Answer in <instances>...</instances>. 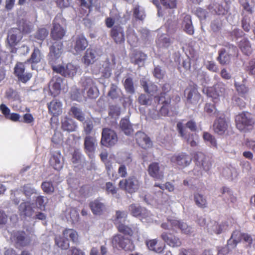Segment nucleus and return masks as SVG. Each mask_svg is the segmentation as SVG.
Segmentation results:
<instances>
[{
    "label": "nucleus",
    "mask_w": 255,
    "mask_h": 255,
    "mask_svg": "<svg viewBox=\"0 0 255 255\" xmlns=\"http://www.w3.org/2000/svg\"><path fill=\"white\" fill-rule=\"evenodd\" d=\"M170 91V86L169 84H164L162 87V91L159 94L154 97V99L158 103L162 105L159 110L158 115L153 116L152 118L153 119H158L160 117H166L168 116L169 113V108L171 102V97L168 94Z\"/></svg>",
    "instance_id": "nucleus-1"
},
{
    "label": "nucleus",
    "mask_w": 255,
    "mask_h": 255,
    "mask_svg": "<svg viewBox=\"0 0 255 255\" xmlns=\"http://www.w3.org/2000/svg\"><path fill=\"white\" fill-rule=\"evenodd\" d=\"M161 227L164 230H179L182 234L191 235L193 233L192 228L182 220L175 219H167V222L163 223Z\"/></svg>",
    "instance_id": "nucleus-2"
},
{
    "label": "nucleus",
    "mask_w": 255,
    "mask_h": 255,
    "mask_svg": "<svg viewBox=\"0 0 255 255\" xmlns=\"http://www.w3.org/2000/svg\"><path fill=\"white\" fill-rule=\"evenodd\" d=\"M111 244L114 248L118 250H123L126 252H132L135 250L133 241L120 234H117L112 237Z\"/></svg>",
    "instance_id": "nucleus-3"
},
{
    "label": "nucleus",
    "mask_w": 255,
    "mask_h": 255,
    "mask_svg": "<svg viewBox=\"0 0 255 255\" xmlns=\"http://www.w3.org/2000/svg\"><path fill=\"white\" fill-rule=\"evenodd\" d=\"M235 120L237 128L244 132L252 129L255 124L251 114L247 112H243L236 115Z\"/></svg>",
    "instance_id": "nucleus-4"
},
{
    "label": "nucleus",
    "mask_w": 255,
    "mask_h": 255,
    "mask_svg": "<svg viewBox=\"0 0 255 255\" xmlns=\"http://www.w3.org/2000/svg\"><path fill=\"white\" fill-rule=\"evenodd\" d=\"M237 51L236 46L233 44L227 45L218 51L217 60L222 65L229 64L232 57L237 53Z\"/></svg>",
    "instance_id": "nucleus-5"
},
{
    "label": "nucleus",
    "mask_w": 255,
    "mask_h": 255,
    "mask_svg": "<svg viewBox=\"0 0 255 255\" xmlns=\"http://www.w3.org/2000/svg\"><path fill=\"white\" fill-rule=\"evenodd\" d=\"M118 141L116 132L110 128H104L102 132L101 144L106 147H111L115 145Z\"/></svg>",
    "instance_id": "nucleus-6"
},
{
    "label": "nucleus",
    "mask_w": 255,
    "mask_h": 255,
    "mask_svg": "<svg viewBox=\"0 0 255 255\" xmlns=\"http://www.w3.org/2000/svg\"><path fill=\"white\" fill-rule=\"evenodd\" d=\"M89 44L88 40L83 34L72 37L71 49L73 53L77 55L84 51Z\"/></svg>",
    "instance_id": "nucleus-7"
},
{
    "label": "nucleus",
    "mask_w": 255,
    "mask_h": 255,
    "mask_svg": "<svg viewBox=\"0 0 255 255\" xmlns=\"http://www.w3.org/2000/svg\"><path fill=\"white\" fill-rule=\"evenodd\" d=\"M119 186L121 189L131 194L139 188V183L135 176H131L121 180L119 183Z\"/></svg>",
    "instance_id": "nucleus-8"
},
{
    "label": "nucleus",
    "mask_w": 255,
    "mask_h": 255,
    "mask_svg": "<svg viewBox=\"0 0 255 255\" xmlns=\"http://www.w3.org/2000/svg\"><path fill=\"white\" fill-rule=\"evenodd\" d=\"M82 86L86 91L88 98L96 99L99 95V91L94 81L90 77H86L82 82Z\"/></svg>",
    "instance_id": "nucleus-9"
},
{
    "label": "nucleus",
    "mask_w": 255,
    "mask_h": 255,
    "mask_svg": "<svg viewBox=\"0 0 255 255\" xmlns=\"http://www.w3.org/2000/svg\"><path fill=\"white\" fill-rule=\"evenodd\" d=\"M194 160L197 166H201L205 171H209L212 167L211 158L200 151L196 152L193 155Z\"/></svg>",
    "instance_id": "nucleus-10"
},
{
    "label": "nucleus",
    "mask_w": 255,
    "mask_h": 255,
    "mask_svg": "<svg viewBox=\"0 0 255 255\" xmlns=\"http://www.w3.org/2000/svg\"><path fill=\"white\" fill-rule=\"evenodd\" d=\"M160 237L165 243L171 248H179L182 245L181 239L173 233L164 232L161 234Z\"/></svg>",
    "instance_id": "nucleus-11"
},
{
    "label": "nucleus",
    "mask_w": 255,
    "mask_h": 255,
    "mask_svg": "<svg viewBox=\"0 0 255 255\" xmlns=\"http://www.w3.org/2000/svg\"><path fill=\"white\" fill-rule=\"evenodd\" d=\"M214 132L218 135H222L226 133L229 128V124L223 115L218 118L213 125Z\"/></svg>",
    "instance_id": "nucleus-12"
},
{
    "label": "nucleus",
    "mask_w": 255,
    "mask_h": 255,
    "mask_svg": "<svg viewBox=\"0 0 255 255\" xmlns=\"http://www.w3.org/2000/svg\"><path fill=\"white\" fill-rule=\"evenodd\" d=\"M25 70V63L22 62H17L14 68V74L19 81L25 83L28 81L32 77V74L30 72L25 73V76H21Z\"/></svg>",
    "instance_id": "nucleus-13"
},
{
    "label": "nucleus",
    "mask_w": 255,
    "mask_h": 255,
    "mask_svg": "<svg viewBox=\"0 0 255 255\" xmlns=\"http://www.w3.org/2000/svg\"><path fill=\"white\" fill-rule=\"evenodd\" d=\"M13 241L16 248H23L29 245L30 240L24 231H17L13 235Z\"/></svg>",
    "instance_id": "nucleus-14"
},
{
    "label": "nucleus",
    "mask_w": 255,
    "mask_h": 255,
    "mask_svg": "<svg viewBox=\"0 0 255 255\" xmlns=\"http://www.w3.org/2000/svg\"><path fill=\"white\" fill-rule=\"evenodd\" d=\"M110 36L117 44L123 43L125 42L124 28L120 24L114 25L111 29Z\"/></svg>",
    "instance_id": "nucleus-15"
},
{
    "label": "nucleus",
    "mask_w": 255,
    "mask_h": 255,
    "mask_svg": "<svg viewBox=\"0 0 255 255\" xmlns=\"http://www.w3.org/2000/svg\"><path fill=\"white\" fill-rule=\"evenodd\" d=\"M21 38L22 35L17 28H12L8 31L7 40L9 46L13 48L11 52H14V50L16 51V49L14 48V47L18 43Z\"/></svg>",
    "instance_id": "nucleus-16"
},
{
    "label": "nucleus",
    "mask_w": 255,
    "mask_h": 255,
    "mask_svg": "<svg viewBox=\"0 0 255 255\" xmlns=\"http://www.w3.org/2000/svg\"><path fill=\"white\" fill-rule=\"evenodd\" d=\"M177 129L180 135L191 146L197 145L196 142L193 139V134L188 132L181 122H179L177 124Z\"/></svg>",
    "instance_id": "nucleus-17"
},
{
    "label": "nucleus",
    "mask_w": 255,
    "mask_h": 255,
    "mask_svg": "<svg viewBox=\"0 0 255 255\" xmlns=\"http://www.w3.org/2000/svg\"><path fill=\"white\" fill-rule=\"evenodd\" d=\"M53 27L51 30L50 36L54 41H61L66 34V30L55 20L53 22Z\"/></svg>",
    "instance_id": "nucleus-18"
},
{
    "label": "nucleus",
    "mask_w": 255,
    "mask_h": 255,
    "mask_svg": "<svg viewBox=\"0 0 255 255\" xmlns=\"http://www.w3.org/2000/svg\"><path fill=\"white\" fill-rule=\"evenodd\" d=\"M185 93L187 94V101L188 103L197 104L200 99L201 96L196 86H189L186 89Z\"/></svg>",
    "instance_id": "nucleus-19"
},
{
    "label": "nucleus",
    "mask_w": 255,
    "mask_h": 255,
    "mask_svg": "<svg viewBox=\"0 0 255 255\" xmlns=\"http://www.w3.org/2000/svg\"><path fill=\"white\" fill-rule=\"evenodd\" d=\"M53 70L54 71L61 74L64 77H72L77 72L76 67L71 63L67 64L65 67L63 66H54Z\"/></svg>",
    "instance_id": "nucleus-20"
},
{
    "label": "nucleus",
    "mask_w": 255,
    "mask_h": 255,
    "mask_svg": "<svg viewBox=\"0 0 255 255\" xmlns=\"http://www.w3.org/2000/svg\"><path fill=\"white\" fill-rule=\"evenodd\" d=\"M209 11L213 14L225 15L229 11L228 6L214 1L208 6Z\"/></svg>",
    "instance_id": "nucleus-21"
},
{
    "label": "nucleus",
    "mask_w": 255,
    "mask_h": 255,
    "mask_svg": "<svg viewBox=\"0 0 255 255\" xmlns=\"http://www.w3.org/2000/svg\"><path fill=\"white\" fill-rule=\"evenodd\" d=\"M191 161V157L187 153L183 152L174 155L171 158V161L172 162L182 167H186L189 165Z\"/></svg>",
    "instance_id": "nucleus-22"
},
{
    "label": "nucleus",
    "mask_w": 255,
    "mask_h": 255,
    "mask_svg": "<svg viewBox=\"0 0 255 255\" xmlns=\"http://www.w3.org/2000/svg\"><path fill=\"white\" fill-rule=\"evenodd\" d=\"M63 43L61 41H55L49 47V56L53 60L58 59L63 52Z\"/></svg>",
    "instance_id": "nucleus-23"
},
{
    "label": "nucleus",
    "mask_w": 255,
    "mask_h": 255,
    "mask_svg": "<svg viewBox=\"0 0 255 255\" xmlns=\"http://www.w3.org/2000/svg\"><path fill=\"white\" fill-rule=\"evenodd\" d=\"M136 141L139 146L146 149L152 147V142L150 138L143 132L138 131L136 133Z\"/></svg>",
    "instance_id": "nucleus-24"
},
{
    "label": "nucleus",
    "mask_w": 255,
    "mask_h": 255,
    "mask_svg": "<svg viewBox=\"0 0 255 255\" xmlns=\"http://www.w3.org/2000/svg\"><path fill=\"white\" fill-rule=\"evenodd\" d=\"M148 173L152 178L162 180L164 177V173L160 171L159 164L158 162H154L150 163L148 167Z\"/></svg>",
    "instance_id": "nucleus-25"
},
{
    "label": "nucleus",
    "mask_w": 255,
    "mask_h": 255,
    "mask_svg": "<svg viewBox=\"0 0 255 255\" xmlns=\"http://www.w3.org/2000/svg\"><path fill=\"white\" fill-rule=\"evenodd\" d=\"M62 104L57 99H54L47 104L48 112L54 117H58L62 113Z\"/></svg>",
    "instance_id": "nucleus-26"
},
{
    "label": "nucleus",
    "mask_w": 255,
    "mask_h": 255,
    "mask_svg": "<svg viewBox=\"0 0 255 255\" xmlns=\"http://www.w3.org/2000/svg\"><path fill=\"white\" fill-rule=\"evenodd\" d=\"M97 143L96 138L91 135L86 136L84 138V149L89 156L93 153L95 150Z\"/></svg>",
    "instance_id": "nucleus-27"
},
{
    "label": "nucleus",
    "mask_w": 255,
    "mask_h": 255,
    "mask_svg": "<svg viewBox=\"0 0 255 255\" xmlns=\"http://www.w3.org/2000/svg\"><path fill=\"white\" fill-rule=\"evenodd\" d=\"M243 234V233L239 230L234 231L230 238L227 241V246H230V248L232 249H235L238 244L242 242Z\"/></svg>",
    "instance_id": "nucleus-28"
},
{
    "label": "nucleus",
    "mask_w": 255,
    "mask_h": 255,
    "mask_svg": "<svg viewBox=\"0 0 255 255\" xmlns=\"http://www.w3.org/2000/svg\"><path fill=\"white\" fill-rule=\"evenodd\" d=\"M157 239L147 240L145 241V245L147 249L156 253L160 254L163 252L165 248V245H160L158 244Z\"/></svg>",
    "instance_id": "nucleus-29"
},
{
    "label": "nucleus",
    "mask_w": 255,
    "mask_h": 255,
    "mask_svg": "<svg viewBox=\"0 0 255 255\" xmlns=\"http://www.w3.org/2000/svg\"><path fill=\"white\" fill-rule=\"evenodd\" d=\"M116 227L120 233L129 237H132L134 235H138L139 234L138 229L136 227H131L123 223Z\"/></svg>",
    "instance_id": "nucleus-30"
},
{
    "label": "nucleus",
    "mask_w": 255,
    "mask_h": 255,
    "mask_svg": "<svg viewBox=\"0 0 255 255\" xmlns=\"http://www.w3.org/2000/svg\"><path fill=\"white\" fill-rule=\"evenodd\" d=\"M131 215L134 217L145 218L148 216V211L144 208L135 204H131L128 207Z\"/></svg>",
    "instance_id": "nucleus-31"
},
{
    "label": "nucleus",
    "mask_w": 255,
    "mask_h": 255,
    "mask_svg": "<svg viewBox=\"0 0 255 255\" xmlns=\"http://www.w3.org/2000/svg\"><path fill=\"white\" fill-rule=\"evenodd\" d=\"M96 57V50L92 48H89L85 51L82 58V61L85 65L89 66L95 62Z\"/></svg>",
    "instance_id": "nucleus-32"
},
{
    "label": "nucleus",
    "mask_w": 255,
    "mask_h": 255,
    "mask_svg": "<svg viewBox=\"0 0 255 255\" xmlns=\"http://www.w3.org/2000/svg\"><path fill=\"white\" fill-rule=\"evenodd\" d=\"M43 58L41 51L37 47H34L30 57L27 62L31 64H36L41 62Z\"/></svg>",
    "instance_id": "nucleus-33"
},
{
    "label": "nucleus",
    "mask_w": 255,
    "mask_h": 255,
    "mask_svg": "<svg viewBox=\"0 0 255 255\" xmlns=\"http://www.w3.org/2000/svg\"><path fill=\"white\" fill-rule=\"evenodd\" d=\"M90 208L94 215H101L105 209L104 203L99 199H95L89 204Z\"/></svg>",
    "instance_id": "nucleus-34"
},
{
    "label": "nucleus",
    "mask_w": 255,
    "mask_h": 255,
    "mask_svg": "<svg viewBox=\"0 0 255 255\" xmlns=\"http://www.w3.org/2000/svg\"><path fill=\"white\" fill-rule=\"evenodd\" d=\"M147 58V54L141 51L135 50L130 57V61L134 65H139L143 63Z\"/></svg>",
    "instance_id": "nucleus-35"
},
{
    "label": "nucleus",
    "mask_w": 255,
    "mask_h": 255,
    "mask_svg": "<svg viewBox=\"0 0 255 255\" xmlns=\"http://www.w3.org/2000/svg\"><path fill=\"white\" fill-rule=\"evenodd\" d=\"M140 85L143 87L145 92L151 95L156 93L158 91V87L156 85L145 79L140 81Z\"/></svg>",
    "instance_id": "nucleus-36"
},
{
    "label": "nucleus",
    "mask_w": 255,
    "mask_h": 255,
    "mask_svg": "<svg viewBox=\"0 0 255 255\" xmlns=\"http://www.w3.org/2000/svg\"><path fill=\"white\" fill-rule=\"evenodd\" d=\"M62 155L60 152L53 154L50 159V165L55 170H60L63 167V162L61 161Z\"/></svg>",
    "instance_id": "nucleus-37"
},
{
    "label": "nucleus",
    "mask_w": 255,
    "mask_h": 255,
    "mask_svg": "<svg viewBox=\"0 0 255 255\" xmlns=\"http://www.w3.org/2000/svg\"><path fill=\"white\" fill-rule=\"evenodd\" d=\"M80 3L79 10L83 16L88 15L91 11L93 4V0H78Z\"/></svg>",
    "instance_id": "nucleus-38"
},
{
    "label": "nucleus",
    "mask_w": 255,
    "mask_h": 255,
    "mask_svg": "<svg viewBox=\"0 0 255 255\" xmlns=\"http://www.w3.org/2000/svg\"><path fill=\"white\" fill-rule=\"evenodd\" d=\"M182 26L184 28V31L189 35H193L194 33L191 17L189 14H186L182 22Z\"/></svg>",
    "instance_id": "nucleus-39"
},
{
    "label": "nucleus",
    "mask_w": 255,
    "mask_h": 255,
    "mask_svg": "<svg viewBox=\"0 0 255 255\" xmlns=\"http://www.w3.org/2000/svg\"><path fill=\"white\" fill-rule=\"evenodd\" d=\"M77 128L75 123L71 119L65 117L61 120V128L64 131L72 132Z\"/></svg>",
    "instance_id": "nucleus-40"
},
{
    "label": "nucleus",
    "mask_w": 255,
    "mask_h": 255,
    "mask_svg": "<svg viewBox=\"0 0 255 255\" xmlns=\"http://www.w3.org/2000/svg\"><path fill=\"white\" fill-rule=\"evenodd\" d=\"M220 191L225 201L230 200L232 203H235L237 202V197L233 195V192L229 188L223 186L220 189Z\"/></svg>",
    "instance_id": "nucleus-41"
},
{
    "label": "nucleus",
    "mask_w": 255,
    "mask_h": 255,
    "mask_svg": "<svg viewBox=\"0 0 255 255\" xmlns=\"http://www.w3.org/2000/svg\"><path fill=\"white\" fill-rule=\"evenodd\" d=\"M18 209L20 215L24 217H31L34 213V210L29 202L21 203Z\"/></svg>",
    "instance_id": "nucleus-42"
},
{
    "label": "nucleus",
    "mask_w": 255,
    "mask_h": 255,
    "mask_svg": "<svg viewBox=\"0 0 255 255\" xmlns=\"http://www.w3.org/2000/svg\"><path fill=\"white\" fill-rule=\"evenodd\" d=\"M120 128L125 134L128 135L133 132L132 125L128 119H122L120 122Z\"/></svg>",
    "instance_id": "nucleus-43"
},
{
    "label": "nucleus",
    "mask_w": 255,
    "mask_h": 255,
    "mask_svg": "<svg viewBox=\"0 0 255 255\" xmlns=\"http://www.w3.org/2000/svg\"><path fill=\"white\" fill-rule=\"evenodd\" d=\"M49 34L48 30L44 27L38 28L34 34V37L37 40H39V46L41 47L42 42L46 39Z\"/></svg>",
    "instance_id": "nucleus-44"
},
{
    "label": "nucleus",
    "mask_w": 255,
    "mask_h": 255,
    "mask_svg": "<svg viewBox=\"0 0 255 255\" xmlns=\"http://www.w3.org/2000/svg\"><path fill=\"white\" fill-rule=\"evenodd\" d=\"M239 47L245 55L250 56L252 54V48L251 44L247 38H244L240 41Z\"/></svg>",
    "instance_id": "nucleus-45"
},
{
    "label": "nucleus",
    "mask_w": 255,
    "mask_h": 255,
    "mask_svg": "<svg viewBox=\"0 0 255 255\" xmlns=\"http://www.w3.org/2000/svg\"><path fill=\"white\" fill-rule=\"evenodd\" d=\"M55 244L61 250H67L69 248V243L68 239L64 236H56L54 238Z\"/></svg>",
    "instance_id": "nucleus-46"
},
{
    "label": "nucleus",
    "mask_w": 255,
    "mask_h": 255,
    "mask_svg": "<svg viewBox=\"0 0 255 255\" xmlns=\"http://www.w3.org/2000/svg\"><path fill=\"white\" fill-rule=\"evenodd\" d=\"M18 29L19 32L23 34H28L31 32L32 27L26 20L22 19L19 20L17 22Z\"/></svg>",
    "instance_id": "nucleus-47"
},
{
    "label": "nucleus",
    "mask_w": 255,
    "mask_h": 255,
    "mask_svg": "<svg viewBox=\"0 0 255 255\" xmlns=\"http://www.w3.org/2000/svg\"><path fill=\"white\" fill-rule=\"evenodd\" d=\"M63 236L66 239L69 238L73 243L78 242V235L76 231L71 229H66L63 231Z\"/></svg>",
    "instance_id": "nucleus-48"
},
{
    "label": "nucleus",
    "mask_w": 255,
    "mask_h": 255,
    "mask_svg": "<svg viewBox=\"0 0 255 255\" xmlns=\"http://www.w3.org/2000/svg\"><path fill=\"white\" fill-rule=\"evenodd\" d=\"M235 85L239 96L244 99H247L249 92V88L243 84L239 85L235 84Z\"/></svg>",
    "instance_id": "nucleus-49"
},
{
    "label": "nucleus",
    "mask_w": 255,
    "mask_h": 255,
    "mask_svg": "<svg viewBox=\"0 0 255 255\" xmlns=\"http://www.w3.org/2000/svg\"><path fill=\"white\" fill-rule=\"evenodd\" d=\"M195 202L199 208H205L207 206L206 199L204 196L199 193H196L194 195Z\"/></svg>",
    "instance_id": "nucleus-50"
},
{
    "label": "nucleus",
    "mask_w": 255,
    "mask_h": 255,
    "mask_svg": "<svg viewBox=\"0 0 255 255\" xmlns=\"http://www.w3.org/2000/svg\"><path fill=\"white\" fill-rule=\"evenodd\" d=\"M203 138L206 143L211 147H217V143L216 138L208 132H204Z\"/></svg>",
    "instance_id": "nucleus-51"
},
{
    "label": "nucleus",
    "mask_w": 255,
    "mask_h": 255,
    "mask_svg": "<svg viewBox=\"0 0 255 255\" xmlns=\"http://www.w3.org/2000/svg\"><path fill=\"white\" fill-rule=\"evenodd\" d=\"M203 92L206 93L208 97L212 98L213 102L216 103L219 100L216 91L214 87H208L203 89Z\"/></svg>",
    "instance_id": "nucleus-52"
},
{
    "label": "nucleus",
    "mask_w": 255,
    "mask_h": 255,
    "mask_svg": "<svg viewBox=\"0 0 255 255\" xmlns=\"http://www.w3.org/2000/svg\"><path fill=\"white\" fill-rule=\"evenodd\" d=\"M120 92L121 90L118 86L114 84H112L108 93V96L112 100L117 99L120 97Z\"/></svg>",
    "instance_id": "nucleus-53"
},
{
    "label": "nucleus",
    "mask_w": 255,
    "mask_h": 255,
    "mask_svg": "<svg viewBox=\"0 0 255 255\" xmlns=\"http://www.w3.org/2000/svg\"><path fill=\"white\" fill-rule=\"evenodd\" d=\"M41 187L43 191L47 194H50L54 192V187L52 182L45 181L42 183Z\"/></svg>",
    "instance_id": "nucleus-54"
},
{
    "label": "nucleus",
    "mask_w": 255,
    "mask_h": 255,
    "mask_svg": "<svg viewBox=\"0 0 255 255\" xmlns=\"http://www.w3.org/2000/svg\"><path fill=\"white\" fill-rule=\"evenodd\" d=\"M70 112L74 117L79 121L83 122L85 120L84 115L79 108L73 106L70 109Z\"/></svg>",
    "instance_id": "nucleus-55"
},
{
    "label": "nucleus",
    "mask_w": 255,
    "mask_h": 255,
    "mask_svg": "<svg viewBox=\"0 0 255 255\" xmlns=\"http://www.w3.org/2000/svg\"><path fill=\"white\" fill-rule=\"evenodd\" d=\"M124 88L126 92L128 93L132 94L134 93L135 90L133 85L132 79L130 77L126 79L124 83Z\"/></svg>",
    "instance_id": "nucleus-56"
},
{
    "label": "nucleus",
    "mask_w": 255,
    "mask_h": 255,
    "mask_svg": "<svg viewBox=\"0 0 255 255\" xmlns=\"http://www.w3.org/2000/svg\"><path fill=\"white\" fill-rule=\"evenodd\" d=\"M152 101V98L144 94H140L138 98V102L141 105L149 106L151 104Z\"/></svg>",
    "instance_id": "nucleus-57"
},
{
    "label": "nucleus",
    "mask_w": 255,
    "mask_h": 255,
    "mask_svg": "<svg viewBox=\"0 0 255 255\" xmlns=\"http://www.w3.org/2000/svg\"><path fill=\"white\" fill-rule=\"evenodd\" d=\"M239 1L245 10L250 14L253 13V5L254 3L253 0H239Z\"/></svg>",
    "instance_id": "nucleus-58"
},
{
    "label": "nucleus",
    "mask_w": 255,
    "mask_h": 255,
    "mask_svg": "<svg viewBox=\"0 0 255 255\" xmlns=\"http://www.w3.org/2000/svg\"><path fill=\"white\" fill-rule=\"evenodd\" d=\"M245 70L250 75H255V58L248 62L245 66Z\"/></svg>",
    "instance_id": "nucleus-59"
},
{
    "label": "nucleus",
    "mask_w": 255,
    "mask_h": 255,
    "mask_svg": "<svg viewBox=\"0 0 255 255\" xmlns=\"http://www.w3.org/2000/svg\"><path fill=\"white\" fill-rule=\"evenodd\" d=\"M6 98L13 101L20 100V97L18 92L13 89L10 88L5 93Z\"/></svg>",
    "instance_id": "nucleus-60"
},
{
    "label": "nucleus",
    "mask_w": 255,
    "mask_h": 255,
    "mask_svg": "<svg viewBox=\"0 0 255 255\" xmlns=\"http://www.w3.org/2000/svg\"><path fill=\"white\" fill-rule=\"evenodd\" d=\"M127 217V214L125 211H117L116 212L115 218L114 223L116 226L122 224L121 220L123 219H125Z\"/></svg>",
    "instance_id": "nucleus-61"
},
{
    "label": "nucleus",
    "mask_w": 255,
    "mask_h": 255,
    "mask_svg": "<svg viewBox=\"0 0 255 255\" xmlns=\"http://www.w3.org/2000/svg\"><path fill=\"white\" fill-rule=\"evenodd\" d=\"M204 110L206 113L210 116L216 114L218 115L219 112L217 111L215 104L206 103L204 106Z\"/></svg>",
    "instance_id": "nucleus-62"
},
{
    "label": "nucleus",
    "mask_w": 255,
    "mask_h": 255,
    "mask_svg": "<svg viewBox=\"0 0 255 255\" xmlns=\"http://www.w3.org/2000/svg\"><path fill=\"white\" fill-rule=\"evenodd\" d=\"M245 100L239 96H234L232 98L234 104L240 109H243L246 107V103L245 101Z\"/></svg>",
    "instance_id": "nucleus-63"
},
{
    "label": "nucleus",
    "mask_w": 255,
    "mask_h": 255,
    "mask_svg": "<svg viewBox=\"0 0 255 255\" xmlns=\"http://www.w3.org/2000/svg\"><path fill=\"white\" fill-rule=\"evenodd\" d=\"M94 128L93 122L91 120H87L84 123V131L86 136L90 135Z\"/></svg>",
    "instance_id": "nucleus-64"
}]
</instances>
